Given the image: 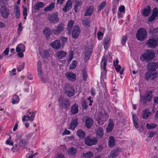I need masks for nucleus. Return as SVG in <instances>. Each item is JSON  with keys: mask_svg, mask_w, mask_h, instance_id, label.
Here are the masks:
<instances>
[{"mask_svg": "<svg viewBox=\"0 0 158 158\" xmlns=\"http://www.w3.org/2000/svg\"><path fill=\"white\" fill-rule=\"evenodd\" d=\"M117 155V154L116 151L114 150L111 152L110 156L111 157V158H114L116 157Z\"/></svg>", "mask_w": 158, "mask_h": 158, "instance_id": "nucleus-56", "label": "nucleus"}, {"mask_svg": "<svg viewBox=\"0 0 158 158\" xmlns=\"http://www.w3.org/2000/svg\"><path fill=\"white\" fill-rule=\"evenodd\" d=\"M125 7L123 5L121 6L119 8V10L120 12L125 13Z\"/></svg>", "mask_w": 158, "mask_h": 158, "instance_id": "nucleus-60", "label": "nucleus"}, {"mask_svg": "<svg viewBox=\"0 0 158 158\" xmlns=\"http://www.w3.org/2000/svg\"><path fill=\"white\" fill-rule=\"evenodd\" d=\"M93 7L92 6L88 7L86 10V11L84 14V16H90L93 12Z\"/></svg>", "mask_w": 158, "mask_h": 158, "instance_id": "nucleus-25", "label": "nucleus"}, {"mask_svg": "<svg viewBox=\"0 0 158 158\" xmlns=\"http://www.w3.org/2000/svg\"><path fill=\"white\" fill-rule=\"evenodd\" d=\"M93 120L92 118H88L85 121V127L89 129L93 125Z\"/></svg>", "mask_w": 158, "mask_h": 158, "instance_id": "nucleus-26", "label": "nucleus"}, {"mask_svg": "<svg viewBox=\"0 0 158 158\" xmlns=\"http://www.w3.org/2000/svg\"><path fill=\"white\" fill-rule=\"evenodd\" d=\"M36 112V111H35L34 112H33L31 113L28 111L27 112L29 113L30 115H31L30 116H29L28 114H27L26 116H24L22 118L23 121H28L29 120L31 121H33L34 118L35 114Z\"/></svg>", "mask_w": 158, "mask_h": 158, "instance_id": "nucleus-13", "label": "nucleus"}, {"mask_svg": "<svg viewBox=\"0 0 158 158\" xmlns=\"http://www.w3.org/2000/svg\"><path fill=\"white\" fill-rule=\"evenodd\" d=\"M19 96L16 95H14L12 98V103L13 104L17 103L19 102Z\"/></svg>", "mask_w": 158, "mask_h": 158, "instance_id": "nucleus-44", "label": "nucleus"}, {"mask_svg": "<svg viewBox=\"0 0 158 158\" xmlns=\"http://www.w3.org/2000/svg\"><path fill=\"white\" fill-rule=\"evenodd\" d=\"M80 31V29L78 26H74L72 31V37L74 39H76L79 35Z\"/></svg>", "mask_w": 158, "mask_h": 158, "instance_id": "nucleus-12", "label": "nucleus"}, {"mask_svg": "<svg viewBox=\"0 0 158 158\" xmlns=\"http://www.w3.org/2000/svg\"><path fill=\"white\" fill-rule=\"evenodd\" d=\"M109 121V123L108 125L106 127V130L107 132H110L112 130L114 125L112 119H110Z\"/></svg>", "mask_w": 158, "mask_h": 158, "instance_id": "nucleus-29", "label": "nucleus"}, {"mask_svg": "<svg viewBox=\"0 0 158 158\" xmlns=\"http://www.w3.org/2000/svg\"><path fill=\"white\" fill-rule=\"evenodd\" d=\"M55 6V3H54L51 2L48 6H47L44 9V11L48 12L49 11H51L52 10Z\"/></svg>", "mask_w": 158, "mask_h": 158, "instance_id": "nucleus-40", "label": "nucleus"}, {"mask_svg": "<svg viewBox=\"0 0 158 158\" xmlns=\"http://www.w3.org/2000/svg\"><path fill=\"white\" fill-rule=\"evenodd\" d=\"M71 133V132L69 131L68 130L65 129L62 133L63 135H69Z\"/></svg>", "mask_w": 158, "mask_h": 158, "instance_id": "nucleus-62", "label": "nucleus"}, {"mask_svg": "<svg viewBox=\"0 0 158 158\" xmlns=\"http://www.w3.org/2000/svg\"><path fill=\"white\" fill-rule=\"evenodd\" d=\"M44 6V3L42 2H37L34 5L35 10H39L40 8H43Z\"/></svg>", "mask_w": 158, "mask_h": 158, "instance_id": "nucleus-37", "label": "nucleus"}, {"mask_svg": "<svg viewBox=\"0 0 158 158\" xmlns=\"http://www.w3.org/2000/svg\"><path fill=\"white\" fill-rule=\"evenodd\" d=\"M93 50L91 49H89L88 50H86L85 52V60H88L89 59L92 52Z\"/></svg>", "mask_w": 158, "mask_h": 158, "instance_id": "nucleus-33", "label": "nucleus"}, {"mask_svg": "<svg viewBox=\"0 0 158 158\" xmlns=\"http://www.w3.org/2000/svg\"><path fill=\"white\" fill-rule=\"evenodd\" d=\"M156 73L148 70L145 75V79L147 81L149 80H154L156 77Z\"/></svg>", "mask_w": 158, "mask_h": 158, "instance_id": "nucleus-11", "label": "nucleus"}, {"mask_svg": "<svg viewBox=\"0 0 158 158\" xmlns=\"http://www.w3.org/2000/svg\"><path fill=\"white\" fill-rule=\"evenodd\" d=\"M151 8L149 6L147 5L143 9L142 14L145 17L148 16L151 12Z\"/></svg>", "mask_w": 158, "mask_h": 158, "instance_id": "nucleus-17", "label": "nucleus"}, {"mask_svg": "<svg viewBox=\"0 0 158 158\" xmlns=\"http://www.w3.org/2000/svg\"><path fill=\"white\" fill-rule=\"evenodd\" d=\"M58 100L59 105L63 109H68L70 105V101L61 97L59 98Z\"/></svg>", "mask_w": 158, "mask_h": 158, "instance_id": "nucleus-4", "label": "nucleus"}, {"mask_svg": "<svg viewBox=\"0 0 158 158\" xmlns=\"http://www.w3.org/2000/svg\"><path fill=\"white\" fill-rule=\"evenodd\" d=\"M11 137H10L9 139L6 140V143L7 144L13 145L14 144V143L11 140Z\"/></svg>", "mask_w": 158, "mask_h": 158, "instance_id": "nucleus-57", "label": "nucleus"}, {"mask_svg": "<svg viewBox=\"0 0 158 158\" xmlns=\"http://www.w3.org/2000/svg\"><path fill=\"white\" fill-rule=\"evenodd\" d=\"M72 2L71 0H68L66 2L64 6L62 9V11L66 12L70 10L72 8Z\"/></svg>", "mask_w": 158, "mask_h": 158, "instance_id": "nucleus-15", "label": "nucleus"}, {"mask_svg": "<svg viewBox=\"0 0 158 158\" xmlns=\"http://www.w3.org/2000/svg\"><path fill=\"white\" fill-rule=\"evenodd\" d=\"M50 45L53 48L56 49H58L61 47V44L60 40H56L50 44Z\"/></svg>", "mask_w": 158, "mask_h": 158, "instance_id": "nucleus-18", "label": "nucleus"}, {"mask_svg": "<svg viewBox=\"0 0 158 158\" xmlns=\"http://www.w3.org/2000/svg\"><path fill=\"white\" fill-rule=\"evenodd\" d=\"M107 60V58L105 56H103L102 57V60L101 62V65L102 67H103V69L105 71V72L106 73V69Z\"/></svg>", "mask_w": 158, "mask_h": 158, "instance_id": "nucleus-21", "label": "nucleus"}, {"mask_svg": "<svg viewBox=\"0 0 158 158\" xmlns=\"http://www.w3.org/2000/svg\"><path fill=\"white\" fill-rule=\"evenodd\" d=\"M67 54V53L66 52L61 50L57 52L56 54V56L59 59H61L65 56Z\"/></svg>", "mask_w": 158, "mask_h": 158, "instance_id": "nucleus-22", "label": "nucleus"}, {"mask_svg": "<svg viewBox=\"0 0 158 158\" xmlns=\"http://www.w3.org/2000/svg\"><path fill=\"white\" fill-rule=\"evenodd\" d=\"M104 134V132L102 129L99 127L96 131V136L98 138H101Z\"/></svg>", "mask_w": 158, "mask_h": 158, "instance_id": "nucleus-36", "label": "nucleus"}, {"mask_svg": "<svg viewBox=\"0 0 158 158\" xmlns=\"http://www.w3.org/2000/svg\"><path fill=\"white\" fill-rule=\"evenodd\" d=\"M158 68V63L157 62H153L148 64L147 66V70L151 71L152 72L156 73V69Z\"/></svg>", "mask_w": 158, "mask_h": 158, "instance_id": "nucleus-9", "label": "nucleus"}, {"mask_svg": "<svg viewBox=\"0 0 158 158\" xmlns=\"http://www.w3.org/2000/svg\"><path fill=\"white\" fill-rule=\"evenodd\" d=\"M41 56L43 58H46L50 56L49 51L48 50H45L43 52H40Z\"/></svg>", "mask_w": 158, "mask_h": 158, "instance_id": "nucleus-38", "label": "nucleus"}, {"mask_svg": "<svg viewBox=\"0 0 158 158\" xmlns=\"http://www.w3.org/2000/svg\"><path fill=\"white\" fill-rule=\"evenodd\" d=\"M74 23V21L72 20H70L68 23L67 29L69 32H71V28L73 26Z\"/></svg>", "mask_w": 158, "mask_h": 158, "instance_id": "nucleus-43", "label": "nucleus"}, {"mask_svg": "<svg viewBox=\"0 0 158 158\" xmlns=\"http://www.w3.org/2000/svg\"><path fill=\"white\" fill-rule=\"evenodd\" d=\"M0 12L2 17L5 18H7L10 13L9 9L5 6H2L0 9Z\"/></svg>", "mask_w": 158, "mask_h": 158, "instance_id": "nucleus-10", "label": "nucleus"}, {"mask_svg": "<svg viewBox=\"0 0 158 158\" xmlns=\"http://www.w3.org/2000/svg\"><path fill=\"white\" fill-rule=\"evenodd\" d=\"M82 24L84 27L88 28L90 27V19L88 18H85L84 19L82 20Z\"/></svg>", "mask_w": 158, "mask_h": 158, "instance_id": "nucleus-34", "label": "nucleus"}, {"mask_svg": "<svg viewBox=\"0 0 158 158\" xmlns=\"http://www.w3.org/2000/svg\"><path fill=\"white\" fill-rule=\"evenodd\" d=\"M156 134V132L155 131H151L149 133L148 137L149 138H152Z\"/></svg>", "mask_w": 158, "mask_h": 158, "instance_id": "nucleus-61", "label": "nucleus"}, {"mask_svg": "<svg viewBox=\"0 0 158 158\" xmlns=\"http://www.w3.org/2000/svg\"><path fill=\"white\" fill-rule=\"evenodd\" d=\"M82 5V2L81 1H78L77 2L74 6V10L75 12H77L78 11L77 10V9L80 6H81Z\"/></svg>", "mask_w": 158, "mask_h": 158, "instance_id": "nucleus-46", "label": "nucleus"}, {"mask_svg": "<svg viewBox=\"0 0 158 158\" xmlns=\"http://www.w3.org/2000/svg\"><path fill=\"white\" fill-rule=\"evenodd\" d=\"M78 125V119L75 118L71 121L70 126V128L72 130H74Z\"/></svg>", "mask_w": 158, "mask_h": 158, "instance_id": "nucleus-27", "label": "nucleus"}, {"mask_svg": "<svg viewBox=\"0 0 158 158\" xmlns=\"http://www.w3.org/2000/svg\"><path fill=\"white\" fill-rule=\"evenodd\" d=\"M157 125L153 123H151L150 124L147 123L146 127L148 129H152L157 127Z\"/></svg>", "mask_w": 158, "mask_h": 158, "instance_id": "nucleus-47", "label": "nucleus"}, {"mask_svg": "<svg viewBox=\"0 0 158 158\" xmlns=\"http://www.w3.org/2000/svg\"><path fill=\"white\" fill-rule=\"evenodd\" d=\"M106 2H102L98 7V10L100 11L103 9L106 4Z\"/></svg>", "mask_w": 158, "mask_h": 158, "instance_id": "nucleus-50", "label": "nucleus"}, {"mask_svg": "<svg viewBox=\"0 0 158 158\" xmlns=\"http://www.w3.org/2000/svg\"><path fill=\"white\" fill-rule=\"evenodd\" d=\"M85 144L88 146H91L97 144L98 140L96 138H91L89 136L86 137L85 139Z\"/></svg>", "mask_w": 158, "mask_h": 158, "instance_id": "nucleus-6", "label": "nucleus"}, {"mask_svg": "<svg viewBox=\"0 0 158 158\" xmlns=\"http://www.w3.org/2000/svg\"><path fill=\"white\" fill-rule=\"evenodd\" d=\"M109 140L108 141V145L110 147L113 148L115 145V139L114 137L112 136L109 137Z\"/></svg>", "mask_w": 158, "mask_h": 158, "instance_id": "nucleus-32", "label": "nucleus"}, {"mask_svg": "<svg viewBox=\"0 0 158 158\" xmlns=\"http://www.w3.org/2000/svg\"><path fill=\"white\" fill-rule=\"evenodd\" d=\"M77 134L78 136L81 139L84 138L85 136V131L82 129H79L77 130Z\"/></svg>", "mask_w": 158, "mask_h": 158, "instance_id": "nucleus-39", "label": "nucleus"}, {"mask_svg": "<svg viewBox=\"0 0 158 158\" xmlns=\"http://www.w3.org/2000/svg\"><path fill=\"white\" fill-rule=\"evenodd\" d=\"M64 26V24L60 23L57 26H55L56 29H53L52 31L54 35H58L64 31L65 28Z\"/></svg>", "mask_w": 158, "mask_h": 158, "instance_id": "nucleus-5", "label": "nucleus"}, {"mask_svg": "<svg viewBox=\"0 0 158 158\" xmlns=\"http://www.w3.org/2000/svg\"><path fill=\"white\" fill-rule=\"evenodd\" d=\"M152 92L151 91H147L145 93L144 99L146 101H149L152 96Z\"/></svg>", "mask_w": 158, "mask_h": 158, "instance_id": "nucleus-31", "label": "nucleus"}, {"mask_svg": "<svg viewBox=\"0 0 158 158\" xmlns=\"http://www.w3.org/2000/svg\"><path fill=\"white\" fill-rule=\"evenodd\" d=\"M146 44L148 47L154 48L157 46V42L156 39L150 38L147 40Z\"/></svg>", "mask_w": 158, "mask_h": 158, "instance_id": "nucleus-7", "label": "nucleus"}, {"mask_svg": "<svg viewBox=\"0 0 158 158\" xmlns=\"http://www.w3.org/2000/svg\"><path fill=\"white\" fill-rule=\"evenodd\" d=\"M20 147L19 144H15V146L12 148L11 150L14 152H16L19 149Z\"/></svg>", "mask_w": 158, "mask_h": 158, "instance_id": "nucleus-53", "label": "nucleus"}, {"mask_svg": "<svg viewBox=\"0 0 158 158\" xmlns=\"http://www.w3.org/2000/svg\"><path fill=\"white\" fill-rule=\"evenodd\" d=\"M83 156L85 158H90L93 156V153L90 152H89L85 153H84Z\"/></svg>", "mask_w": 158, "mask_h": 158, "instance_id": "nucleus-51", "label": "nucleus"}, {"mask_svg": "<svg viewBox=\"0 0 158 158\" xmlns=\"http://www.w3.org/2000/svg\"><path fill=\"white\" fill-rule=\"evenodd\" d=\"M65 76L69 81L72 82L74 81L76 79V75L71 72H67L65 73Z\"/></svg>", "mask_w": 158, "mask_h": 158, "instance_id": "nucleus-14", "label": "nucleus"}, {"mask_svg": "<svg viewBox=\"0 0 158 158\" xmlns=\"http://www.w3.org/2000/svg\"><path fill=\"white\" fill-rule=\"evenodd\" d=\"M132 118L133 124L136 128H137L138 127V121L137 118H136V115L135 114L132 115Z\"/></svg>", "mask_w": 158, "mask_h": 158, "instance_id": "nucleus-45", "label": "nucleus"}, {"mask_svg": "<svg viewBox=\"0 0 158 158\" xmlns=\"http://www.w3.org/2000/svg\"><path fill=\"white\" fill-rule=\"evenodd\" d=\"M58 16V12L51 13L48 15L47 19L50 23L55 24L59 21V17Z\"/></svg>", "mask_w": 158, "mask_h": 158, "instance_id": "nucleus-3", "label": "nucleus"}, {"mask_svg": "<svg viewBox=\"0 0 158 158\" xmlns=\"http://www.w3.org/2000/svg\"><path fill=\"white\" fill-rule=\"evenodd\" d=\"M77 64V63L76 61L75 60H73V63L70 65L69 69H75L76 67Z\"/></svg>", "mask_w": 158, "mask_h": 158, "instance_id": "nucleus-52", "label": "nucleus"}, {"mask_svg": "<svg viewBox=\"0 0 158 158\" xmlns=\"http://www.w3.org/2000/svg\"><path fill=\"white\" fill-rule=\"evenodd\" d=\"M25 50V46L22 44H21L17 45L16 47V51L17 52H24Z\"/></svg>", "mask_w": 158, "mask_h": 158, "instance_id": "nucleus-28", "label": "nucleus"}, {"mask_svg": "<svg viewBox=\"0 0 158 158\" xmlns=\"http://www.w3.org/2000/svg\"><path fill=\"white\" fill-rule=\"evenodd\" d=\"M75 89L71 86H68L66 87L64 89V93L69 97H71L74 95Z\"/></svg>", "mask_w": 158, "mask_h": 158, "instance_id": "nucleus-8", "label": "nucleus"}, {"mask_svg": "<svg viewBox=\"0 0 158 158\" xmlns=\"http://www.w3.org/2000/svg\"><path fill=\"white\" fill-rule=\"evenodd\" d=\"M151 113V112H148L146 109L143 111L142 117L144 119H146L148 118L149 115Z\"/></svg>", "mask_w": 158, "mask_h": 158, "instance_id": "nucleus-48", "label": "nucleus"}, {"mask_svg": "<svg viewBox=\"0 0 158 158\" xmlns=\"http://www.w3.org/2000/svg\"><path fill=\"white\" fill-rule=\"evenodd\" d=\"M147 34L145 29L144 28L139 29L136 33L137 40L140 41L144 40L147 37Z\"/></svg>", "mask_w": 158, "mask_h": 158, "instance_id": "nucleus-2", "label": "nucleus"}, {"mask_svg": "<svg viewBox=\"0 0 158 158\" xmlns=\"http://www.w3.org/2000/svg\"><path fill=\"white\" fill-rule=\"evenodd\" d=\"M155 55V52L153 51L147 50L140 56V59L142 62L148 61L152 59Z\"/></svg>", "mask_w": 158, "mask_h": 158, "instance_id": "nucleus-1", "label": "nucleus"}, {"mask_svg": "<svg viewBox=\"0 0 158 158\" xmlns=\"http://www.w3.org/2000/svg\"><path fill=\"white\" fill-rule=\"evenodd\" d=\"M148 31L150 35H154L157 32L158 29L157 28H153L152 25H150Z\"/></svg>", "mask_w": 158, "mask_h": 158, "instance_id": "nucleus-23", "label": "nucleus"}, {"mask_svg": "<svg viewBox=\"0 0 158 158\" xmlns=\"http://www.w3.org/2000/svg\"><path fill=\"white\" fill-rule=\"evenodd\" d=\"M110 42V40L108 38H106L104 40L103 42V46L105 50H106L108 49Z\"/></svg>", "mask_w": 158, "mask_h": 158, "instance_id": "nucleus-41", "label": "nucleus"}, {"mask_svg": "<svg viewBox=\"0 0 158 158\" xmlns=\"http://www.w3.org/2000/svg\"><path fill=\"white\" fill-rule=\"evenodd\" d=\"M127 39V37L126 35H123L122 36L121 40V43L123 45L126 43Z\"/></svg>", "mask_w": 158, "mask_h": 158, "instance_id": "nucleus-55", "label": "nucleus"}, {"mask_svg": "<svg viewBox=\"0 0 158 158\" xmlns=\"http://www.w3.org/2000/svg\"><path fill=\"white\" fill-rule=\"evenodd\" d=\"M82 75L83 77V79L84 81L86 80L87 79V75L86 71H83L82 73Z\"/></svg>", "mask_w": 158, "mask_h": 158, "instance_id": "nucleus-58", "label": "nucleus"}, {"mask_svg": "<svg viewBox=\"0 0 158 158\" xmlns=\"http://www.w3.org/2000/svg\"><path fill=\"white\" fill-rule=\"evenodd\" d=\"M92 99V98L91 97H88L87 98V99L89 101V105L90 106H91L92 105V103L93 102V101Z\"/></svg>", "mask_w": 158, "mask_h": 158, "instance_id": "nucleus-63", "label": "nucleus"}, {"mask_svg": "<svg viewBox=\"0 0 158 158\" xmlns=\"http://www.w3.org/2000/svg\"><path fill=\"white\" fill-rule=\"evenodd\" d=\"M77 149L74 147H71L69 148L67 151V153L70 156H75L77 153Z\"/></svg>", "mask_w": 158, "mask_h": 158, "instance_id": "nucleus-16", "label": "nucleus"}, {"mask_svg": "<svg viewBox=\"0 0 158 158\" xmlns=\"http://www.w3.org/2000/svg\"><path fill=\"white\" fill-rule=\"evenodd\" d=\"M71 112L73 114L77 113L78 112V105L76 104L73 105L71 108Z\"/></svg>", "mask_w": 158, "mask_h": 158, "instance_id": "nucleus-24", "label": "nucleus"}, {"mask_svg": "<svg viewBox=\"0 0 158 158\" xmlns=\"http://www.w3.org/2000/svg\"><path fill=\"white\" fill-rule=\"evenodd\" d=\"M51 30L48 27H46L44 29L43 33L47 38H48L52 34Z\"/></svg>", "mask_w": 158, "mask_h": 158, "instance_id": "nucleus-35", "label": "nucleus"}, {"mask_svg": "<svg viewBox=\"0 0 158 158\" xmlns=\"http://www.w3.org/2000/svg\"><path fill=\"white\" fill-rule=\"evenodd\" d=\"M15 16L17 19H19L20 17V9L19 6H16L15 8Z\"/></svg>", "mask_w": 158, "mask_h": 158, "instance_id": "nucleus-42", "label": "nucleus"}, {"mask_svg": "<svg viewBox=\"0 0 158 158\" xmlns=\"http://www.w3.org/2000/svg\"><path fill=\"white\" fill-rule=\"evenodd\" d=\"M23 15L24 17H26L27 15V9L26 7H23Z\"/></svg>", "mask_w": 158, "mask_h": 158, "instance_id": "nucleus-59", "label": "nucleus"}, {"mask_svg": "<svg viewBox=\"0 0 158 158\" xmlns=\"http://www.w3.org/2000/svg\"><path fill=\"white\" fill-rule=\"evenodd\" d=\"M56 158H64V157L63 154L58 153L57 154Z\"/></svg>", "mask_w": 158, "mask_h": 158, "instance_id": "nucleus-64", "label": "nucleus"}, {"mask_svg": "<svg viewBox=\"0 0 158 158\" xmlns=\"http://www.w3.org/2000/svg\"><path fill=\"white\" fill-rule=\"evenodd\" d=\"M102 116V117L101 118H99L98 120V123L101 125H102L108 118V115L107 114L104 113Z\"/></svg>", "mask_w": 158, "mask_h": 158, "instance_id": "nucleus-20", "label": "nucleus"}, {"mask_svg": "<svg viewBox=\"0 0 158 158\" xmlns=\"http://www.w3.org/2000/svg\"><path fill=\"white\" fill-rule=\"evenodd\" d=\"M28 143V140L27 139H21L20 140L19 145L20 147L24 148L26 146H27Z\"/></svg>", "mask_w": 158, "mask_h": 158, "instance_id": "nucleus-30", "label": "nucleus"}, {"mask_svg": "<svg viewBox=\"0 0 158 158\" xmlns=\"http://www.w3.org/2000/svg\"><path fill=\"white\" fill-rule=\"evenodd\" d=\"M81 107L83 109H86L88 107L86 101L84 100L81 101Z\"/></svg>", "mask_w": 158, "mask_h": 158, "instance_id": "nucleus-49", "label": "nucleus"}, {"mask_svg": "<svg viewBox=\"0 0 158 158\" xmlns=\"http://www.w3.org/2000/svg\"><path fill=\"white\" fill-rule=\"evenodd\" d=\"M158 15V10L156 7L154 8L153 10V12L152 15L148 19L149 22H151L153 21L157 17Z\"/></svg>", "mask_w": 158, "mask_h": 158, "instance_id": "nucleus-19", "label": "nucleus"}, {"mask_svg": "<svg viewBox=\"0 0 158 158\" xmlns=\"http://www.w3.org/2000/svg\"><path fill=\"white\" fill-rule=\"evenodd\" d=\"M24 63H22L18 66L17 67V70L18 72H19L21 71L24 68Z\"/></svg>", "mask_w": 158, "mask_h": 158, "instance_id": "nucleus-54", "label": "nucleus"}]
</instances>
